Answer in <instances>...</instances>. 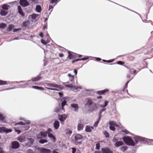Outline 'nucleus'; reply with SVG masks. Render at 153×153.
Listing matches in <instances>:
<instances>
[{"label":"nucleus","mask_w":153,"mask_h":153,"mask_svg":"<svg viewBox=\"0 0 153 153\" xmlns=\"http://www.w3.org/2000/svg\"><path fill=\"white\" fill-rule=\"evenodd\" d=\"M87 102L85 105L89 107V111L91 112L96 111L98 106L96 103H94L93 101L90 98L86 99Z\"/></svg>","instance_id":"obj_1"},{"label":"nucleus","mask_w":153,"mask_h":153,"mask_svg":"<svg viewBox=\"0 0 153 153\" xmlns=\"http://www.w3.org/2000/svg\"><path fill=\"white\" fill-rule=\"evenodd\" d=\"M74 137L73 140L74 143L75 144L78 145L82 143L83 137L81 135L79 134H76L74 135Z\"/></svg>","instance_id":"obj_2"},{"label":"nucleus","mask_w":153,"mask_h":153,"mask_svg":"<svg viewBox=\"0 0 153 153\" xmlns=\"http://www.w3.org/2000/svg\"><path fill=\"white\" fill-rule=\"evenodd\" d=\"M123 139L124 142L128 145L134 146L135 145V143L133 140L128 136L124 137Z\"/></svg>","instance_id":"obj_3"},{"label":"nucleus","mask_w":153,"mask_h":153,"mask_svg":"<svg viewBox=\"0 0 153 153\" xmlns=\"http://www.w3.org/2000/svg\"><path fill=\"white\" fill-rule=\"evenodd\" d=\"M77 55L75 53L71 52L69 51H68V55L67 59H71L76 58L77 57Z\"/></svg>","instance_id":"obj_4"},{"label":"nucleus","mask_w":153,"mask_h":153,"mask_svg":"<svg viewBox=\"0 0 153 153\" xmlns=\"http://www.w3.org/2000/svg\"><path fill=\"white\" fill-rule=\"evenodd\" d=\"M19 3L23 7H27L30 4L27 0H20Z\"/></svg>","instance_id":"obj_5"},{"label":"nucleus","mask_w":153,"mask_h":153,"mask_svg":"<svg viewBox=\"0 0 153 153\" xmlns=\"http://www.w3.org/2000/svg\"><path fill=\"white\" fill-rule=\"evenodd\" d=\"M19 146V143L17 141H13L11 143V147L13 149H17Z\"/></svg>","instance_id":"obj_6"},{"label":"nucleus","mask_w":153,"mask_h":153,"mask_svg":"<svg viewBox=\"0 0 153 153\" xmlns=\"http://www.w3.org/2000/svg\"><path fill=\"white\" fill-rule=\"evenodd\" d=\"M139 53H137V51L134 53H131V55H129L128 57L129 60L131 61L133 60L135 58V56Z\"/></svg>","instance_id":"obj_7"},{"label":"nucleus","mask_w":153,"mask_h":153,"mask_svg":"<svg viewBox=\"0 0 153 153\" xmlns=\"http://www.w3.org/2000/svg\"><path fill=\"white\" fill-rule=\"evenodd\" d=\"M101 150L102 153H113V151L108 147L102 148Z\"/></svg>","instance_id":"obj_8"},{"label":"nucleus","mask_w":153,"mask_h":153,"mask_svg":"<svg viewBox=\"0 0 153 153\" xmlns=\"http://www.w3.org/2000/svg\"><path fill=\"white\" fill-rule=\"evenodd\" d=\"M40 153H51V151L49 149L44 148H42L39 150Z\"/></svg>","instance_id":"obj_9"},{"label":"nucleus","mask_w":153,"mask_h":153,"mask_svg":"<svg viewBox=\"0 0 153 153\" xmlns=\"http://www.w3.org/2000/svg\"><path fill=\"white\" fill-rule=\"evenodd\" d=\"M68 116L65 114L60 115L59 116V119L61 121V123L63 124V122L67 118Z\"/></svg>","instance_id":"obj_10"},{"label":"nucleus","mask_w":153,"mask_h":153,"mask_svg":"<svg viewBox=\"0 0 153 153\" xmlns=\"http://www.w3.org/2000/svg\"><path fill=\"white\" fill-rule=\"evenodd\" d=\"M46 85L47 86H48L50 87H53L59 88L60 87V85H57L56 83H46Z\"/></svg>","instance_id":"obj_11"},{"label":"nucleus","mask_w":153,"mask_h":153,"mask_svg":"<svg viewBox=\"0 0 153 153\" xmlns=\"http://www.w3.org/2000/svg\"><path fill=\"white\" fill-rule=\"evenodd\" d=\"M94 129V127L93 126L87 125L85 127V131L86 132H90Z\"/></svg>","instance_id":"obj_12"},{"label":"nucleus","mask_w":153,"mask_h":153,"mask_svg":"<svg viewBox=\"0 0 153 153\" xmlns=\"http://www.w3.org/2000/svg\"><path fill=\"white\" fill-rule=\"evenodd\" d=\"M18 10L19 13L22 16H25V13L22 10L21 7L20 6H18Z\"/></svg>","instance_id":"obj_13"},{"label":"nucleus","mask_w":153,"mask_h":153,"mask_svg":"<svg viewBox=\"0 0 153 153\" xmlns=\"http://www.w3.org/2000/svg\"><path fill=\"white\" fill-rule=\"evenodd\" d=\"M53 125L55 129H58L59 126V122L57 120H55L53 123Z\"/></svg>","instance_id":"obj_14"},{"label":"nucleus","mask_w":153,"mask_h":153,"mask_svg":"<svg viewBox=\"0 0 153 153\" xmlns=\"http://www.w3.org/2000/svg\"><path fill=\"white\" fill-rule=\"evenodd\" d=\"M42 77L39 75L38 76L36 77H33L31 79V81L33 82H37L39 81L42 79Z\"/></svg>","instance_id":"obj_15"},{"label":"nucleus","mask_w":153,"mask_h":153,"mask_svg":"<svg viewBox=\"0 0 153 153\" xmlns=\"http://www.w3.org/2000/svg\"><path fill=\"white\" fill-rule=\"evenodd\" d=\"M109 90L108 89H105L100 91H98L97 92V93L99 95L104 94L105 93L108 92Z\"/></svg>","instance_id":"obj_16"},{"label":"nucleus","mask_w":153,"mask_h":153,"mask_svg":"<svg viewBox=\"0 0 153 153\" xmlns=\"http://www.w3.org/2000/svg\"><path fill=\"white\" fill-rule=\"evenodd\" d=\"M71 107L74 109L75 111H77L79 109V107L77 104H72L71 105Z\"/></svg>","instance_id":"obj_17"},{"label":"nucleus","mask_w":153,"mask_h":153,"mask_svg":"<svg viewBox=\"0 0 153 153\" xmlns=\"http://www.w3.org/2000/svg\"><path fill=\"white\" fill-rule=\"evenodd\" d=\"M84 125L80 123H78L77 125V130L79 131L82 130L84 128Z\"/></svg>","instance_id":"obj_18"},{"label":"nucleus","mask_w":153,"mask_h":153,"mask_svg":"<svg viewBox=\"0 0 153 153\" xmlns=\"http://www.w3.org/2000/svg\"><path fill=\"white\" fill-rule=\"evenodd\" d=\"M48 137L52 140V141L55 142L56 140L55 137L53 134L51 133H48Z\"/></svg>","instance_id":"obj_19"},{"label":"nucleus","mask_w":153,"mask_h":153,"mask_svg":"<svg viewBox=\"0 0 153 153\" xmlns=\"http://www.w3.org/2000/svg\"><path fill=\"white\" fill-rule=\"evenodd\" d=\"M89 59V58L88 57H84V58H82L81 59H74V60H73L72 62V63H73L76 62H77V61H80V60H87V59Z\"/></svg>","instance_id":"obj_20"},{"label":"nucleus","mask_w":153,"mask_h":153,"mask_svg":"<svg viewBox=\"0 0 153 153\" xmlns=\"http://www.w3.org/2000/svg\"><path fill=\"white\" fill-rule=\"evenodd\" d=\"M123 142L122 141H120L116 142L115 143L114 145L116 146L119 147V146L122 145H123Z\"/></svg>","instance_id":"obj_21"},{"label":"nucleus","mask_w":153,"mask_h":153,"mask_svg":"<svg viewBox=\"0 0 153 153\" xmlns=\"http://www.w3.org/2000/svg\"><path fill=\"white\" fill-rule=\"evenodd\" d=\"M14 25H13L11 24L9 25L8 27L7 28V30L8 31H10L12 30L14 28Z\"/></svg>","instance_id":"obj_22"},{"label":"nucleus","mask_w":153,"mask_h":153,"mask_svg":"<svg viewBox=\"0 0 153 153\" xmlns=\"http://www.w3.org/2000/svg\"><path fill=\"white\" fill-rule=\"evenodd\" d=\"M109 124L111 126H114L117 127L118 126L117 123L115 121H110L109 123Z\"/></svg>","instance_id":"obj_23"},{"label":"nucleus","mask_w":153,"mask_h":153,"mask_svg":"<svg viewBox=\"0 0 153 153\" xmlns=\"http://www.w3.org/2000/svg\"><path fill=\"white\" fill-rule=\"evenodd\" d=\"M108 102V101L105 100L104 101V104H101L100 105V106L102 108L105 107L107 105Z\"/></svg>","instance_id":"obj_24"},{"label":"nucleus","mask_w":153,"mask_h":153,"mask_svg":"<svg viewBox=\"0 0 153 153\" xmlns=\"http://www.w3.org/2000/svg\"><path fill=\"white\" fill-rule=\"evenodd\" d=\"M20 142H24L25 140V138L23 136H21L17 139Z\"/></svg>","instance_id":"obj_25"},{"label":"nucleus","mask_w":153,"mask_h":153,"mask_svg":"<svg viewBox=\"0 0 153 153\" xmlns=\"http://www.w3.org/2000/svg\"><path fill=\"white\" fill-rule=\"evenodd\" d=\"M8 13V12L4 10H1V11L0 14L2 16H6Z\"/></svg>","instance_id":"obj_26"},{"label":"nucleus","mask_w":153,"mask_h":153,"mask_svg":"<svg viewBox=\"0 0 153 153\" xmlns=\"http://www.w3.org/2000/svg\"><path fill=\"white\" fill-rule=\"evenodd\" d=\"M9 84V82H6L1 80H0V85H5Z\"/></svg>","instance_id":"obj_27"},{"label":"nucleus","mask_w":153,"mask_h":153,"mask_svg":"<svg viewBox=\"0 0 153 153\" xmlns=\"http://www.w3.org/2000/svg\"><path fill=\"white\" fill-rule=\"evenodd\" d=\"M36 11L38 12H40L42 10L41 6L39 5H38L36 7Z\"/></svg>","instance_id":"obj_28"},{"label":"nucleus","mask_w":153,"mask_h":153,"mask_svg":"<svg viewBox=\"0 0 153 153\" xmlns=\"http://www.w3.org/2000/svg\"><path fill=\"white\" fill-rule=\"evenodd\" d=\"M67 104V102L66 100H64L63 101H62L61 103V105H62V110H64V106L65 105Z\"/></svg>","instance_id":"obj_29"},{"label":"nucleus","mask_w":153,"mask_h":153,"mask_svg":"<svg viewBox=\"0 0 153 153\" xmlns=\"http://www.w3.org/2000/svg\"><path fill=\"white\" fill-rule=\"evenodd\" d=\"M7 27L6 24L1 23L0 24V28L4 29Z\"/></svg>","instance_id":"obj_30"},{"label":"nucleus","mask_w":153,"mask_h":153,"mask_svg":"<svg viewBox=\"0 0 153 153\" xmlns=\"http://www.w3.org/2000/svg\"><path fill=\"white\" fill-rule=\"evenodd\" d=\"M121 150L123 152H125L128 149V147L126 146H123L120 148Z\"/></svg>","instance_id":"obj_31"},{"label":"nucleus","mask_w":153,"mask_h":153,"mask_svg":"<svg viewBox=\"0 0 153 153\" xmlns=\"http://www.w3.org/2000/svg\"><path fill=\"white\" fill-rule=\"evenodd\" d=\"M9 7V5L6 4H4L2 6V8L3 9L8 10V7Z\"/></svg>","instance_id":"obj_32"},{"label":"nucleus","mask_w":153,"mask_h":153,"mask_svg":"<svg viewBox=\"0 0 153 153\" xmlns=\"http://www.w3.org/2000/svg\"><path fill=\"white\" fill-rule=\"evenodd\" d=\"M137 139L139 140V141L140 142H143L145 141V138L143 137L137 136Z\"/></svg>","instance_id":"obj_33"},{"label":"nucleus","mask_w":153,"mask_h":153,"mask_svg":"<svg viewBox=\"0 0 153 153\" xmlns=\"http://www.w3.org/2000/svg\"><path fill=\"white\" fill-rule=\"evenodd\" d=\"M103 134L106 138H108L109 137V134L106 131H104Z\"/></svg>","instance_id":"obj_34"},{"label":"nucleus","mask_w":153,"mask_h":153,"mask_svg":"<svg viewBox=\"0 0 153 153\" xmlns=\"http://www.w3.org/2000/svg\"><path fill=\"white\" fill-rule=\"evenodd\" d=\"M68 76L69 77H70V80L71 82H73L74 80V76L71 75L70 74H68Z\"/></svg>","instance_id":"obj_35"},{"label":"nucleus","mask_w":153,"mask_h":153,"mask_svg":"<svg viewBox=\"0 0 153 153\" xmlns=\"http://www.w3.org/2000/svg\"><path fill=\"white\" fill-rule=\"evenodd\" d=\"M7 128L5 127H0V132H5Z\"/></svg>","instance_id":"obj_36"},{"label":"nucleus","mask_w":153,"mask_h":153,"mask_svg":"<svg viewBox=\"0 0 153 153\" xmlns=\"http://www.w3.org/2000/svg\"><path fill=\"white\" fill-rule=\"evenodd\" d=\"M38 16H39L38 14H35V13L33 14L31 16V18L32 19H35V18L36 17Z\"/></svg>","instance_id":"obj_37"},{"label":"nucleus","mask_w":153,"mask_h":153,"mask_svg":"<svg viewBox=\"0 0 153 153\" xmlns=\"http://www.w3.org/2000/svg\"><path fill=\"white\" fill-rule=\"evenodd\" d=\"M100 147V144L99 143H98L96 144L95 149L97 150H99Z\"/></svg>","instance_id":"obj_38"},{"label":"nucleus","mask_w":153,"mask_h":153,"mask_svg":"<svg viewBox=\"0 0 153 153\" xmlns=\"http://www.w3.org/2000/svg\"><path fill=\"white\" fill-rule=\"evenodd\" d=\"M60 110L61 109L60 108L56 107L55 109L54 110V111L56 113H58L59 112Z\"/></svg>","instance_id":"obj_39"},{"label":"nucleus","mask_w":153,"mask_h":153,"mask_svg":"<svg viewBox=\"0 0 153 153\" xmlns=\"http://www.w3.org/2000/svg\"><path fill=\"white\" fill-rule=\"evenodd\" d=\"M130 72L131 74H135L136 72V70H134L133 69H131L130 70Z\"/></svg>","instance_id":"obj_40"},{"label":"nucleus","mask_w":153,"mask_h":153,"mask_svg":"<svg viewBox=\"0 0 153 153\" xmlns=\"http://www.w3.org/2000/svg\"><path fill=\"white\" fill-rule=\"evenodd\" d=\"M4 119L5 117L2 114H0V120L1 121H4Z\"/></svg>","instance_id":"obj_41"},{"label":"nucleus","mask_w":153,"mask_h":153,"mask_svg":"<svg viewBox=\"0 0 153 153\" xmlns=\"http://www.w3.org/2000/svg\"><path fill=\"white\" fill-rule=\"evenodd\" d=\"M113 61H114L113 60H105V59H103L102 60V61L103 62H108V63L112 62Z\"/></svg>","instance_id":"obj_42"},{"label":"nucleus","mask_w":153,"mask_h":153,"mask_svg":"<svg viewBox=\"0 0 153 153\" xmlns=\"http://www.w3.org/2000/svg\"><path fill=\"white\" fill-rule=\"evenodd\" d=\"M65 86L66 87L70 88H72L74 86L71 84H68V85L65 84Z\"/></svg>","instance_id":"obj_43"},{"label":"nucleus","mask_w":153,"mask_h":153,"mask_svg":"<svg viewBox=\"0 0 153 153\" xmlns=\"http://www.w3.org/2000/svg\"><path fill=\"white\" fill-rule=\"evenodd\" d=\"M117 63L120 65H123L124 64V62L122 61H119L117 62Z\"/></svg>","instance_id":"obj_44"},{"label":"nucleus","mask_w":153,"mask_h":153,"mask_svg":"<svg viewBox=\"0 0 153 153\" xmlns=\"http://www.w3.org/2000/svg\"><path fill=\"white\" fill-rule=\"evenodd\" d=\"M45 88L48 90H53V91H59V90L58 89H56V88H48V87H46Z\"/></svg>","instance_id":"obj_45"},{"label":"nucleus","mask_w":153,"mask_h":153,"mask_svg":"<svg viewBox=\"0 0 153 153\" xmlns=\"http://www.w3.org/2000/svg\"><path fill=\"white\" fill-rule=\"evenodd\" d=\"M39 142L41 143H44L45 142H47V141L45 140L41 139L40 140Z\"/></svg>","instance_id":"obj_46"},{"label":"nucleus","mask_w":153,"mask_h":153,"mask_svg":"<svg viewBox=\"0 0 153 153\" xmlns=\"http://www.w3.org/2000/svg\"><path fill=\"white\" fill-rule=\"evenodd\" d=\"M27 153H34L32 150L31 149H28L26 151Z\"/></svg>","instance_id":"obj_47"},{"label":"nucleus","mask_w":153,"mask_h":153,"mask_svg":"<svg viewBox=\"0 0 153 153\" xmlns=\"http://www.w3.org/2000/svg\"><path fill=\"white\" fill-rule=\"evenodd\" d=\"M109 128L110 130H112L113 131H114L115 130V127L114 126H112L111 125H110V126Z\"/></svg>","instance_id":"obj_48"},{"label":"nucleus","mask_w":153,"mask_h":153,"mask_svg":"<svg viewBox=\"0 0 153 153\" xmlns=\"http://www.w3.org/2000/svg\"><path fill=\"white\" fill-rule=\"evenodd\" d=\"M99 121L97 120L94 123V126L95 127H96L97 126L98 124L99 123Z\"/></svg>","instance_id":"obj_49"},{"label":"nucleus","mask_w":153,"mask_h":153,"mask_svg":"<svg viewBox=\"0 0 153 153\" xmlns=\"http://www.w3.org/2000/svg\"><path fill=\"white\" fill-rule=\"evenodd\" d=\"M41 42L44 45H46L47 43V42L45 41L44 39H42L41 40Z\"/></svg>","instance_id":"obj_50"},{"label":"nucleus","mask_w":153,"mask_h":153,"mask_svg":"<svg viewBox=\"0 0 153 153\" xmlns=\"http://www.w3.org/2000/svg\"><path fill=\"white\" fill-rule=\"evenodd\" d=\"M37 89L39 90H44V88L41 87H39V86H38Z\"/></svg>","instance_id":"obj_51"},{"label":"nucleus","mask_w":153,"mask_h":153,"mask_svg":"<svg viewBox=\"0 0 153 153\" xmlns=\"http://www.w3.org/2000/svg\"><path fill=\"white\" fill-rule=\"evenodd\" d=\"M105 108H103L99 111V113H100V114H102V112L105 111Z\"/></svg>","instance_id":"obj_52"},{"label":"nucleus","mask_w":153,"mask_h":153,"mask_svg":"<svg viewBox=\"0 0 153 153\" xmlns=\"http://www.w3.org/2000/svg\"><path fill=\"white\" fill-rule=\"evenodd\" d=\"M130 81V80H129V81H128L126 83V84H125V86L124 87V89H125L126 88H127V87H128V83H129V82Z\"/></svg>","instance_id":"obj_53"},{"label":"nucleus","mask_w":153,"mask_h":153,"mask_svg":"<svg viewBox=\"0 0 153 153\" xmlns=\"http://www.w3.org/2000/svg\"><path fill=\"white\" fill-rule=\"evenodd\" d=\"M50 3L52 4L56 2L58 0H50Z\"/></svg>","instance_id":"obj_54"},{"label":"nucleus","mask_w":153,"mask_h":153,"mask_svg":"<svg viewBox=\"0 0 153 153\" xmlns=\"http://www.w3.org/2000/svg\"><path fill=\"white\" fill-rule=\"evenodd\" d=\"M135 143H137L139 141V140L137 139V137H136L135 138Z\"/></svg>","instance_id":"obj_55"},{"label":"nucleus","mask_w":153,"mask_h":153,"mask_svg":"<svg viewBox=\"0 0 153 153\" xmlns=\"http://www.w3.org/2000/svg\"><path fill=\"white\" fill-rule=\"evenodd\" d=\"M72 153H75V152L76 151V149L75 148H72Z\"/></svg>","instance_id":"obj_56"},{"label":"nucleus","mask_w":153,"mask_h":153,"mask_svg":"<svg viewBox=\"0 0 153 153\" xmlns=\"http://www.w3.org/2000/svg\"><path fill=\"white\" fill-rule=\"evenodd\" d=\"M122 132L125 133L126 134H128L129 132L127 130H122Z\"/></svg>","instance_id":"obj_57"},{"label":"nucleus","mask_w":153,"mask_h":153,"mask_svg":"<svg viewBox=\"0 0 153 153\" xmlns=\"http://www.w3.org/2000/svg\"><path fill=\"white\" fill-rule=\"evenodd\" d=\"M12 130L10 129H8L7 128L6 130V133H8V132H10L12 131Z\"/></svg>","instance_id":"obj_58"},{"label":"nucleus","mask_w":153,"mask_h":153,"mask_svg":"<svg viewBox=\"0 0 153 153\" xmlns=\"http://www.w3.org/2000/svg\"><path fill=\"white\" fill-rule=\"evenodd\" d=\"M18 125H25L24 122H20L17 123Z\"/></svg>","instance_id":"obj_59"},{"label":"nucleus","mask_w":153,"mask_h":153,"mask_svg":"<svg viewBox=\"0 0 153 153\" xmlns=\"http://www.w3.org/2000/svg\"><path fill=\"white\" fill-rule=\"evenodd\" d=\"M31 2H33L34 3H36L37 1L36 0H29Z\"/></svg>","instance_id":"obj_60"},{"label":"nucleus","mask_w":153,"mask_h":153,"mask_svg":"<svg viewBox=\"0 0 153 153\" xmlns=\"http://www.w3.org/2000/svg\"><path fill=\"white\" fill-rule=\"evenodd\" d=\"M59 56L60 57H63L64 56V54L62 53H59Z\"/></svg>","instance_id":"obj_61"},{"label":"nucleus","mask_w":153,"mask_h":153,"mask_svg":"<svg viewBox=\"0 0 153 153\" xmlns=\"http://www.w3.org/2000/svg\"><path fill=\"white\" fill-rule=\"evenodd\" d=\"M39 36L43 38V33L42 32L41 33H40L39 34Z\"/></svg>","instance_id":"obj_62"},{"label":"nucleus","mask_w":153,"mask_h":153,"mask_svg":"<svg viewBox=\"0 0 153 153\" xmlns=\"http://www.w3.org/2000/svg\"><path fill=\"white\" fill-rule=\"evenodd\" d=\"M58 94L60 97H62L63 96V94L61 92H59Z\"/></svg>","instance_id":"obj_63"},{"label":"nucleus","mask_w":153,"mask_h":153,"mask_svg":"<svg viewBox=\"0 0 153 153\" xmlns=\"http://www.w3.org/2000/svg\"><path fill=\"white\" fill-rule=\"evenodd\" d=\"M94 153H102V152L100 151H95Z\"/></svg>","instance_id":"obj_64"}]
</instances>
